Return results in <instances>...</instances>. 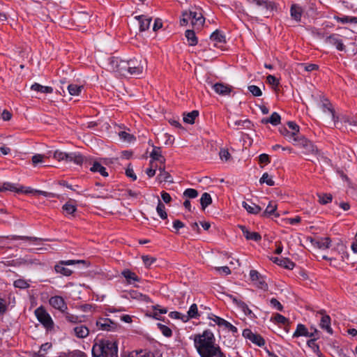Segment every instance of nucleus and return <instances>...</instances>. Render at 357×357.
Instances as JSON below:
<instances>
[{
    "label": "nucleus",
    "mask_w": 357,
    "mask_h": 357,
    "mask_svg": "<svg viewBox=\"0 0 357 357\" xmlns=\"http://www.w3.org/2000/svg\"><path fill=\"white\" fill-rule=\"evenodd\" d=\"M190 339L193 340L194 346L200 357H226L220 347L216 344L215 335L210 330L195 334Z\"/></svg>",
    "instance_id": "1"
},
{
    "label": "nucleus",
    "mask_w": 357,
    "mask_h": 357,
    "mask_svg": "<svg viewBox=\"0 0 357 357\" xmlns=\"http://www.w3.org/2000/svg\"><path fill=\"white\" fill-rule=\"evenodd\" d=\"M93 357H118V344L109 340H97L92 347Z\"/></svg>",
    "instance_id": "2"
},
{
    "label": "nucleus",
    "mask_w": 357,
    "mask_h": 357,
    "mask_svg": "<svg viewBox=\"0 0 357 357\" xmlns=\"http://www.w3.org/2000/svg\"><path fill=\"white\" fill-rule=\"evenodd\" d=\"M54 158L59 161L73 162L76 165H82L84 162L83 155L81 153L76 152L65 153L56 151L54 153Z\"/></svg>",
    "instance_id": "3"
},
{
    "label": "nucleus",
    "mask_w": 357,
    "mask_h": 357,
    "mask_svg": "<svg viewBox=\"0 0 357 357\" xmlns=\"http://www.w3.org/2000/svg\"><path fill=\"white\" fill-rule=\"evenodd\" d=\"M34 312L38 321L43 324L47 331H51L53 329L54 325V321L50 314L43 306L36 309Z\"/></svg>",
    "instance_id": "4"
},
{
    "label": "nucleus",
    "mask_w": 357,
    "mask_h": 357,
    "mask_svg": "<svg viewBox=\"0 0 357 357\" xmlns=\"http://www.w3.org/2000/svg\"><path fill=\"white\" fill-rule=\"evenodd\" d=\"M77 264H86V261L84 260H61L54 266V270L57 273H61L65 276H70L73 273V271L69 268L64 267V266L75 265Z\"/></svg>",
    "instance_id": "5"
},
{
    "label": "nucleus",
    "mask_w": 357,
    "mask_h": 357,
    "mask_svg": "<svg viewBox=\"0 0 357 357\" xmlns=\"http://www.w3.org/2000/svg\"><path fill=\"white\" fill-rule=\"evenodd\" d=\"M146 67V61L133 59L129 60L128 74L134 77H138L142 75Z\"/></svg>",
    "instance_id": "6"
},
{
    "label": "nucleus",
    "mask_w": 357,
    "mask_h": 357,
    "mask_svg": "<svg viewBox=\"0 0 357 357\" xmlns=\"http://www.w3.org/2000/svg\"><path fill=\"white\" fill-rule=\"evenodd\" d=\"M296 145L304 149V154H317L320 155L319 151L317 148L313 144V143L305 138L304 137L301 136V137L295 142Z\"/></svg>",
    "instance_id": "7"
},
{
    "label": "nucleus",
    "mask_w": 357,
    "mask_h": 357,
    "mask_svg": "<svg viewBox=\"0 0 357 357\" xmlns=\"http://www.w3.org/2000/svg\"><path fill=\"white\" fill-rule=\"evenodd\" d=\"M99 330L105 331H115L120 328L119 324L108 318H99L96 323Z\"/></svg>",
    "instance_id": "8"
},
{
    "label": "nucleus",
    "mask_w": 357,
    "mask_h": 357,
    "mask_svg": "<svg viewBox=\"0 0 357 357\" xmlns=\"http://www.w3.org/2000/svg\"><path fill=\"white\" fill-rule=\"evenodd\" d=\"M243 336L259 347H262L265 344L264 339L259 334L254 333L250 329H244Z\"/></svg>",
    "instance_id": "9"
},
{
    "label": "nucleus",
    "mask_w": 357,
    "mask_h": 357,
    "mask_svg": "<svg viewBox=\"0 0 357 357\" xmlns=\"http://www.w3.org/2000/svg\"><path fill=\"white\" fill-rule=\"evenodd\" d=\"M324 42L327 44L335 46L339 51H345V46L343 44L342 40L340 38L337 34L333 33L326 36L324 38Z\"/></svg>",
    "instance_id": "10"
},
{
    "label": "nucleus",
    "mask_w": 357,
    "mask_h": 357,
    "mask_svg": "<svg viewBox=\"0 0 357 357\" xmlns=\"http://www.w3.org/2000/svg\"><path fill=\"white\" fill-rule=\"evenodd\" d=\"M212 88L216 93L221 96H229L233 90L231 86L222 82H218L213 84Z\"/></svg>",
    "instance_id": "11"
},
{
    "label": "nucleus",
    "mask_w": 357,
    "mask_h": 357,
    "mask_svg": "<svg viewBox=\"0 0 357 357\" xmlns=\"http://www.w3.org/2000/svg\"><path fill=\"white\" fill-rule=\"evenodd\" d=\"M50 305L61 312H65L68 309L64 299L59 296H54L50 298Z\"/></svg>",
    "instance_id": "12"
},
{
    "label": "nucleus",
    "mask_w": 357,
    "mask_h": 357,
    "mask_svg": "<svg viewBox=\"0 0 357 357\" xmlns=\"http://www.w3.org/2000/svg\"><path fill=\"white\" fill-rule=\"evenodd\" d=\"M188 16H191V24L192 26L200 28L203 26L205 19L201 11H189Z\"/></svg>",
    "instance_id": "13"
},
{
    "label": "nucleus",
    "mask_w": 357,
    "mask_h": 357,
    "mask_svg": "<svg viewBox=\"0 0 357 357\" xmlns=\"http://www.w3.org/2000/svg\"><path fill=\"white\" fill-rule=\"evenodd\" d=\"M203 313H204V312L202 310H200V312H199L197 305L195 303H193L192 305H190V307L187 312V314L186 315L183 314L182 316L181 319L183 320V321L186 322L190 319L199 318L200 317L201 314H203Z\"/></svg>",
    "instance_id": "14"
},
{
    "label": "nucleus",
    "mask_w": 357,
    "mask_h": 357,
    "mask_svg": "<svg viewBox=\"0 0 357 357\" xmlns=\"http://www.w3.org/2000/svg\"><path fill=\"white\" fill-rule=\"evenodd\" d=\"M158 170L160 172V174L158 176V180L159 182H168V183H173V178L170 174L165 171V165H160L158 167Z\"/></svg>",
    "instance_id": "15"
},
{
    "label": "nucleus",
    "mask_w": 357,
    "mask_h": 357,
    "mask_svg": "<svg viewBox=\"0 0 357 357\" xmlns=\"http://www.w3.org/2000/svg\"><path fill=\"white\" fill-rule=\"evenodd\" d=\"M238 227L247 240H252L257 242L261 239V236L258 232H251L244 225H238Z\"/></svg>",
    "instance_id": "16"
},
{
    "label": "nucleus",
    "mask_w": 357,
    "mask_h": 357,
    "mask_svg": "<svg viewBox=\"0 0 357 357\" xmlns=\"http://www.w3.org/2000/svg\"><path fill=\"white\" fill-rule=\"evenodd\" d=\"M211 40L214 42V46L221 47L219 44H224L226 43L225 36L219 30H215L210 36Z\"/></svg>",
    "instance_id": "17"
},
{
    "label": "nucleus",
    "mask_w": 357,
    "mask_h": 357,
    "mask_svg": "<svg viewBox=\"0 0 357 357\" xmlns=\"http://www.w3.org/2000/svg\"><path fill=\"white\" fill-rule=\"evenodd\" d=\"M321 107L324 112H329L331 113L332 119L335 124V123L338 121V117L335 116V112L332 107V104L328 99L324 98L321 105Z\"/></svg>",
    "instance_id": "18"
},
{
    "label": "nucleus",
    "mask_w": 357,
    "mask_h": 357,
    "mask_svg": "<svg viewBox=\"0 0 357 357\" xmlns=\"http://www.w3.org/2000/svg\"><path fill=\"white\" fill-rule=\"evenodd\" d=\"M271 260L278 265L289 270H292L295 266V264L288 258L272 257Z\"/></svg>",
    "instance_id": "19"
},
{
    "label": "nucleus",
    "mask_w": 357,
    "mask_h": 357,
    "mask_svg": "<svg viewBox=\"0 0 357 357\" xmlns=\"http://www.w3.org/2000/svg\"><path fill=\"white\" fill-rule=\"evenodd\" d=\"M301 336L312 337L314 336V333H310V332L308 331L307 328L305 325L302 324H298L292 337L295 338Z\"/></svg>",
    "instance_id": "20"
},
{
    "label": "nucleus",
    "mask_w": 357,
    "mask_h": 357,
    "mask_svg": "<svg viewBox=\"0 0 357 357\" xmlns=\"http://www.w3.org/2000/svg\"><path fill=\"white\" fill-rule=\"evenodd\" d=\"M135 19L139 21L140 31H144L149 29L151 22V17H148L146 15H142L136 16Z\"/></svg>",
    "instance_id": "21"
},
{
    "label": "nucleus",
    "mask_w": 357,
    "mask_h": 357,
    "mask_svg": "<svg viewBox=\"0 0 357 357\" xmlns=\"http://www.w3.org/2000/svg\"><path fill=\"white\" fill-rule=\"evenodd\" d=\"M151 160L158 161L160 165L165 163V158L162 155L161 148L158 146H153V151L150 154Z\"/></svg>",
    "instance_id": "22"
},
{
    "label": "nucleus",
    "mask_w": 357,
    "mask_h": 357,
    "mask_svg": "<svg viewBox=\"0 0 357 357\" xmlns=\"http://www.w3.org/2000/svg\"><path fill=\"white\" fill-rule=\"evenodd\" d=\"M320 313L322 314L320 321L321 328L326 330L328 333L332 334L333 330L331 327V317L327 314H324V311H321Z\"/></svg>",
    "instance_id": "23"
},
{
    "label": "nucleus",
    "mask_w": 357,
    "mask_h": 357,
    "mask_svg": "<svg viewBox=\"0 0 357 357\" xmlns=\"http://www.w3.org/2000/svg\"><path fill=\"white\" fill-rule=\"evenodd\" d=\"M276 209L277 205L275 204H273V202H270L266 210L261 213V215L263 218L268 217L271 215H274L275 217H279L280 214L275 212Z\"/></svg>",
    "instance_id": "24"
},
{
    "label": "nucleus",
    "mask_w": 357,
    "mask_h": 357,
    "mask_svg": "<svg viewBox=\"0 0 357 357\" xmlns=\"http://www.w3.org/2000/svg\"><path fill=\"white\" fill-rule=\"evenodd\" d=\"M312 242L319 249H328L331 244V240L329 237L321 238L320 240L315 241L312 240Z\"/></svg>",
    "instance_id": "25"
},
{
    "label": "nucleus",
    "mask_w": 357,
    "mask_h": 357,
    "mask_svg": "<svg viewBox=\"0 0 357 357\" xmlns=\"http://www.w3.org/2000/svg\"><path fill=\"white\" fill-rule=\"evenodd\" d=\"M242 206L249 213L251 214H258L261 211V208L254 203L249 204L246 202H243Z\"/></svg>",
    "instance_id": "26"
},
{
    "label": "nucleus",
    "mask_w": 357,
    "mask_h": 357,
    "mask_svg": "<svg viewBox=\"0 0 357 357\" xmlns=\"http://www.w3.org/2000/svg\"><path fill=\"white\" fill-rule=\"evenodd\" d=\"M122 275L130 284L134 282H139L140 280L139 278L134 272H132L129 269H126L122 271Z\"/></svg>",
    "instance_id": "27"
},
{
    "label": "nucleus",
    "mask_w": 357,
    "mask_h": 357,
    "mask_svg": "<svg viewBox=\"0 0 357 357\" xmlns=\"http://www.w3.org/2000/svg\"><path fill=\"white\" fill-rule=\"evenodd\" d=\"M75 335L79 338H84L89 335V328L83 325L78 326L74 328Z\"/></svg>",
    "instance_id": "28"
},
{
    "label": "nucleus",
    "mask_w": 357,
    "mask_h": 357,
    "mask_svg": "<svg viewBox=\"0 0 357 357\" xmlns=\"http://www.w3.org/2000/svg\"><path fill=\"white\" fill-rule=\"evenodd\" d=\"M287 126L291 129V136L294 137V141H297L301 137L298 136L299 126L294 121H288Z\"/></svg>",
    "instance_id": "29"
},
{
    "label": "nucleus",
    "mask_w": 357,
    "mask_h": 357,
    "mask_svg": "<svg viewBox=\"0 0 357 357\" xmlns=\"http://www.w3.org/2000/svg\"><path fill=\"white\" fill-rule=\"evenodd\" d=\"M90 170L93 172H99L103 176H107L108 173L105 167L98 162H94Z\"/></svg>",
    "instance_id": "30"
},
{
    "label": "nucleus",
    "mask_w": 357,
    "mask_h": 357,
    "mask_svg": "<svg viewBox=\"0 0 357 357\" xmlns=\"http://www.w3.org/2000/svg\"><path fill=\"white\" fill-rule=\"evenodd\" d=\"M291 15L296 21H300L302 15L303 10L301 7L297 5H292L291 7Z\"/></svg>",
    "instance_id": "31"
},
{
    "label": "nucleus",
    "mask_w": 357,
    "mask_h": 357,
    "mask_svg": "<svg viewBox=\"0 0 357 357\" xmlns=\"http://www.w3.org/2000/svg\"><path fill=\"white\" fill-rule=\"evenodd\" d=\"M334 19L342 24H347V23H357V17H351V16H346L344 15L342 17L339 16H335Z\"/></svg>",
    "instance_id": "32"
},
{
    "label": "nucleus",
    "mask_w": 357,
    "mask_h": 357,
    "mask_svg": "<svg viewBox=\"0 0 357 357\" xmlns=\"http://www.w3.org/2000/svg\"><path fill=\"white\" fill-rule=\"evenodd\" d=\"M212 203V198L209 193L204 192L202 194L200 199V204L202 208L204 210L208 206Z\"/></svg>",
    "instance_id": "33"
},
{
    "label": "nucleus",
    "mask_w": 357,
    "mask_h": 357,
    "mask_svg": "<svg viewBox=\"0 0 357 357\" xmlns=\"http://www.w3.org/2000/svg\"><path fill=\"white\" fill-rule=\"evenodd\" d=\"M185 37L191 46H195L197 44L198 40L193 30H187L185 31Z\"/></svg>",
    "instance_id": "34"
},
{
    "label": "nucleus",
    "mask_w": 357,
    "mask_h": 357,
    "mask_svg": "<svg viewBox=\"0 0 357 357\" xmlns=\"http://www.w3.org/2000/svg\"><path fill=\"white\" fill-rule=\"evenodd\" d=\"M198 115L199 112L197 110H193L184 116L183 121L187 123L193 124Z\"/></svg>",
    "instance_id": "35"
},
{
    "label": "nucleus",
    "mask_w": 357,
    "mask_h": 357,
    "mask_svg": "<svg viewBox=\"0 0 357 357\" xmlns=\"http://www.w3.org/2000/svg\"><path fill=\"white\" fill-rule=\"evenodd\" d=\"M129 70V61L121 60L119 68L116 72H119L122 75L126 76L128 73Z\"/></svg>",
    "instance_id": "36"
},
{
    "label": "nucleus",
    "mask_w": 357,
    "mask_h": 357,
    "mask_svg": "<svg viewBox=\"0 0 357 357\" xmlns=\"http://www.w3.org/2000/svg\"><path fill=\"white\" fill-rule=\"evenodd\" d=\"M318 337H314L307 341V344L308 347L312 348L313 351L317 354L319 357L321 356V353L319 349V345L315 342Z\"/></svg>",
    "instance_id": "37"
},
{
    "label": "nucleus",
    "mask_w": 357,
    "mask_h": 357,
    "mask_svg": "<svg viewBox=\"0 0 357 357\" xmlns=\"http://www.w3.org/2000/svg\"><path fill=\"white\" fill-rule=\"evenodd\" d=\"M156 211L159 216L162 219L165 220L167 218V214L165 211V206L164 204L158 199V206L156 207Z\"/></svg>",
    "instance_id": "38"
},
{
    "label": "nucleus",
    "mask_w": 357,
    "mask_h": 357,
    "mask_svg": "<svg viewBox=\"0 0 357 357\" xmlns=\"http://www.w3.org/2000/svg\"><path fill=\"white\" fill-rule=\"evenodd\" d=\"M238 307L244 312L245 315L249 316L251 318L256 317L252 311L248 307V305L243 301L238 302Z\"/></svg>",
    "instance_id": "39"
},
{
    "label": "nucleus",
    "mask_w": 357,
    "mask_h": 357,
    "mask_svg": "<svg viewBox=\"0 0 357 357\" xmlns=\"http://www.w3.org/2000/svg\"><path fill=\"white\" fill-rule=\"evenodd\" d=\"M317 196L319 197V202L323 205L331 202L333 199V196L331 194L320 193L317 194Z\"/></svg>",
    "instance_id": "40"
},
{
    "label": "nucleus",
    "mask_w": 357,
    "mask_h": 357,
    "mask_svg": "<svg viewBox=\"0 0 357 357\" xmlns=\"http://www.w3.org/2000/svg\"><path fill=\"white\" fill-rule=\"evenodd\" d=\"M83 89L82 86H77V84H69L67 86V89L68 91V93L71 96H77L82 91V89Z\"/></svg>",
    "instance_id": "41"
},
{
    "label": "nucleus",
    "mask_w": 357,
    "mask_h": 357,
    "mask_svg": "<svg viewBox=\"0 0 357 357\" xmlns=\"http://www.w3.org/2000/svg\"><path fill=\"white\" fill-rule=\"evenodd\" d=\"M157 326L164 336L170 337L172 335V331L168 326L160 323H158Z\"/></svg>",
    "instance_id": "42"
},
{
    "label": "nucleus",
    "mask_w": 357,
    "mask_h": 357,
    "mask_svg": "<svg viewBox=\"0 0 357 357\" xmlns=\"http://www.w3.org/2000/svg\"><path fill=\"white\" fill-rule=\"evenodd\" d=\"M121 60L118 57H110L109 59V67L110 69L113 71H117Z\"/></svg>",
    "instance_id": "43"
},
{
    "label": "nucleus",
    "mask_w": 357,
    "mask_h": 357,
    "mask_svg": "<svg viewBox=\"0 0 357 357\" xmlns=\"http://www.w3.org/2000/svg\"><path fill=\"white\" fill-rule=\"evenodd\" d=\"M63 357H84V352L80 350H74L72 351L63 352L62 353Z\"/></svg>",
    "instance_id": "44"
},
{
    "label": "nucleus",
    "mask_w": 357,
    "mask_h": 357,
    "mask_svg": "<svg viewBox=\"0 0 357 357\" xmlns=\"http://www.w3.org/2000/svg\"><path fill=\"white\" fill-rule=\"evenodd\" d=\"M251 126H252L251 121L248 119L245 120H237L234 121V126H236L237 128L238 127H241L243 128H250Z\"/></svg>",
    "instance_id": "45"
},
{
    "label": "nucleus",
    "mask_w": 357,
    "mask_h": 357,
    "mask_svg": "<svg viewBox=\"0 0 357 357\" xmlns=\"http://www.w3.org/2000/svg\"><path fill=\"white\" fill-rule=\"evenodd\" d=\"M6 190H10L13 192H22V190H19L17 188L14 184L10 183H4L1 187H0V192L6 191Z\"/></svg>",
    "instance_id": "46"
},
{
    "label": "nucleus",
    "mask_w": 357,
    "mask_h": 357,
    "mask_svg": "<svg viewBox=\"0 0 357 357\" xmlns=\"http://www.w3.org/2000/svg\"><path fill=\"white\" fill-rule=\"evenodd\" d=\"M144 264L146 268H149L151 265H153L157 260L155 257L149 256V255H143L142 257Z\"/></svg>",
    "instance_id": "47"
},
{
    "label": "nucleus",
    "mask_w": 357,
    "mask_h": 357,
    "mask_svg": "<svg viewBox=\"0 0 357 357\" xmlns=\"http://www.w3.org/2000/svg\"><path fill=\"white\" fill-rule=\"evenodd\" d=\"M259 182L261 183H266L269 186H273L275 185L274 181L269 176L268 173H264L262 176L261 177Z\"/></svg>",
    "instance_id": "48"
},
{
    "label": "nucleus",
    "mask_w": 357,
    "mask_h": 357,
    "mask_svg": "<svg viewBox=\"0 0 357 357\" xmlns=\"http://www.w3.org/2000/svg\"><path fill=\"white\" fill-rule=\"evenodd\" d=\"M63 210L66 214L73 215L77 210L76 206L69 202L66 203L63 207Z\"/></svg>",
    "instance_id": "49"
},
{
    "label": "nucleus",
    "mask_w": 357,
    "mask_h": 357,
    "mask_svg": "<svg viewBox=\"0 0 357 357\" xmlns=\"http://www.w3.org/2000/svg\"><path fill=\"white\" fill-rule=\"evenodd\" d=\"M183 196L189 199H194L198 196V192L195 189L188 188L183 192Z\"/></svg>",
    "instance_id": "50"
},
{
    "label": "nucleus",
    "mask_w": 357,
    "mask_h": 357,
    "mask_svg": "<svg viewBox=\"0 0 357 357\" xmlns=\"http://www.w3.org/2000/svg\"><path fill=\"white\" fill-rule=\"evenodd\" d=\"M273 319L275 323L282 324L283 325H286V324H288L289 322V319L287 318L278 313L275 314L273 318H271V320Z\"/></svg>",
    "instance_id": "51"
},
{
    "label": "nucleus",
    "mask_w": 357,
    "mask_h": 357,
    "mask_svg": "<svg viewBox=\"0 0 357 357\" xmlns=\"http://www.w3.org/2000/svg\"><path fill=\"white\" fill-rule=\"evenodd\" d=\"M281 117L277 112H273L269 117V123L273 126H278L280 123Z\"/></svg>",
    "instance_id": "52"
},
{
    "label": "nucleus",
    "mask_w": 357,
    "mask_h": 357,
    "mask_svg": "<svg viewBox=\"0 0 357 357\" xmlns=\"http://www.w3.org/2000/svg\"><path fill=\"white\" fill-rule=\"evenodd\" d=\"M14 287L19 289H26L29 287V284L24 279H18L14 282Z\"/></svg>",
    "instance_id": "53"
},
{
    "label": "nucleus",
    "mask_w": 357,
    "mask_h": 357,
    "mask_svg": "<svg viewBox=\"0 0 357 357\" xmlns=\"http://www.w3.org/2000/svg\"><path fill=\"white\" fill-rule=\"evenodd\" d=\"M248 89L254 96L259 97L262 95L261 90L257 86L250 85L248 86Z\"/></svg>",
    "instance_id": "54"
},
{
    "label": "nucleus",
    "mask_w": 357,
    "mask_h": 357,
    "mask_svg": "<svg viewBox=\"0 0 357 357\" xmlns=\"http://www.w3.org/2000/svg\"><path fill=\"white\" fill-rule=\"evenodd\" d=\"M52 347V344L50 342H46L40 346V350L38 351V356L42 357L44 356L46 352Z\"/></svg>",
    "instance_id": "55"
},
{
    "label": "nucleus",
    "mask_w": 357,
    "mask_h": 357,
    "mask_svg": "<svg viewBox=\"0 0 357 357\" xmlns=\"http://www.w3.org/2000/svg\"><path fill=\"white\" fill-rule=\"evenodd\" d=\"M63 313L64 314L65 318L68 321L73 324H76L79 321L78 316L70 314L66 311H65V312Z\"/></svg>",
    "instance_id": "56"
},
{
    "label": "nucleus",
    "mask_w": 357,
    "mask_h": 357,
    "mask_svg": "<svg viewBox=\"0 0 357 357\" xmlns=\"http://www.w3.org/2000/svg\"><path fill=\"white\" fill-rule=\"evenodd\" d=\"M12 240H26L29 241H41V238H37V237H29V236H13L11 237Z\"/></svg>",
    "instance_id": "57"
},
{
    "label": "nucleus",
    "mask_w": 357,
    "mask_h": 357,
    "mask_svg": "<svg viewBox=\"0 0 357 357\" xmlns=\"http://www.w3.org/2000/svg\"><path fill=\"white\" fill-rule=\"evenodd\" d=\"M266 82L273 87H278L280 84L279 79H278L274 75H269L266 77Z\"/></svg>",
    "instance_id": "58"
},
{
    "label": "nucleus",
    "mask_w": 357,
    "mask_h": 357,
    "mask_svg": "<svg viewBox=\"0 0 357 357\" xmlns=\"http://www.w3.org/2000/svg\"><path fill=\"white\" fill-rule=\"evenodd\" d=\"M34 194L38 195H43L44 197H51V198H59V197L58 195H56L54 193L48 192L43 191V190H35Z\"/></svg>",
    "instance_id": "59"
},
{
    "label": "nucleus",
    "mask_w": 357,
    "mask_h": 357,
    "mask_svg": "<svg viewBox=\"0 0 357 357\" xmlns=\"http://www.w3.org/2000/svg\"><path fill=\"white\" fill-rule=\"evenodd\" d=\"M189 12L185 11L182 13V17L180 20V24L181 26H186L188 24V21L191 20V16H188Z\"/></svg>",
    "instance_id": "60"
},
{
    "label": "nucleus",
    "mask_w": 357,
    "mask_h": 357,
    "mask_svg": "<svg viewBox=\"0 0 357 357\" xmlns=\"http://www.w3.org/2000/svg\"><path fill=\"white\" fill-rule=\"evenodd\" d=\"M219 155L220 159L225 161H228L231 158V155L227 149H220Z\"/></svg>",
    "instance_id": "61"
},
{
    "label": "nucleus",
    "mask_w": 357,
    "mask_h": 357,
    "mask_svg": "<svg viewBox=\"0 0 357 357\" xmlns=\"http://www.w3.org/2000/svg\"><path fill=\"white\" fill-rule=\"evenodd\" d=\"M271 305L279 311L283 310L282 305L275 298H273L270 301Z\"/></svg>",
    "instance_id": "62"
},
{
    "label": "nucleus",
    "mask_w": 357,
    "mask_h": 357,
    "mask_svg": "<svg viewBox=\"0 0 357 357\" xmlns=\"http://www.w3.org/2000/svg\"><path fill=\"white\" fill-rule=\"evenodd\" d=\"M301 67L303 68L305 71L311 72L312 70H317L318 68V66L316 64L310 63V64H305V63H301Z\"/></svg>",
    "instance_id": "63"
},
{
    "label": "nucleus",
    "mask_w": 357,
    "mask_h": 357,
    "mask_svg": "<svg viewBox=\"0 0 357 357\" xmlns=\"http://www.w3.org/2000/svg\"><path fill=\"white\" fill-rule=\"evenodd\" d=\"M250 279L253 282H256L257 280L261 279L262 275L259 274V273L256 270H251L250 272Z\"/></svg>",
    "instance_id": "64"
}]
</instances>
